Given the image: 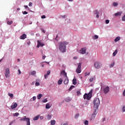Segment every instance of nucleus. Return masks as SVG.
<instances>
[{"label":"nucleus","mask_w":125,"mask_h":125,"mask_svg":"<svg viewBox=\"0 0 125 125\" xmlns=\"http://www.w3.org/2000/svg\"><path fill=\"white\" fill-rule=\"evenodd\" d=\"M68 42H60L59 49L61 52H66V45L68 44Z\"/></svg>","instance_id":"f257e3e1"},{"label":"nucleus","mask_w":125,"mask_h":125,"mask_svg":"<svg viewBox=\"0 0 125 125\" xmlns=\"http://www.w3.org/2000/svg\"><path fill=\"white\" fill-rule=\"evenodd\" d=\"M93 104H94V108L98 109V107L100 104V101L99 100V99H95L93 102Z\"/></svg>","instance_id":"f03ea898"},{"label":"nucleus","mask_w":125,"mask_h":125,"mask_svg":"<svg viewBox=\"0 0 125 125\" xmlns=\"http://www.w3.org/2000/svg\"><path fill=\"white\" fill-rule=\"evenodd\" d=\"M21 122H22V121H24L26 122V125H31V121H30V118L26 117V116H24L22 119H21L20 120Z\"/></svg>","instance_id":"7ed1b4c3"},{"label":"nucleus","mask_w":125,"mask_h":125,"mask_svg":"<svg viewBox=\"0 0 125 125\" xmlns=\"http://www.w3.org/2000/svg\"><path fill=\"white\" fill-rule=\"evenodd\" d=\"M84 99H86V100H90L91 98V92H89L88 94H84L83 95Z\"/></svg>","instance_id":"20e7f679"},{"label":"nucleus","mask_w":125,"mask_h":125,"mask_svg":"<svg viewBox=\"0 0 125 125\" xmlns=\"http://www.w3.org/2000/svg\"><path fill=\"white\" fill-rule=\"evenodd\" d=\"M82 72V62L78 63V67L76 69V73L80 74Z\"/></svg>","instance_id":"39448f33"},{"label":"nucleus","mask_w":125,"mask_h":125,"mask_svg":"<svg viewBox=\"0 0 125 125\" xmlns=\"http://www.w3.org/2000/svg\"><path fill=\"white\" fill-rule=\"evenodd\" d=\"M94 67L96 68V69H100L101 67V63L98 62H96L94 63Z\"/></svg>","instance_id":"423d86ee"},{"label":"nucleus","mask_w":125,"mask_h":125,"mask_svg":"<svg viewBox=\"0 0 125 125\" xmlns=\"http://www.w3.org/2000/svg\"><path fill=\"white\" fill-rule=\"evenodd\" d=\"M9 68H6L5 72V77H6V78H9Z\"/></svg>","instance_id":"0eeeda50"},{"label":"nucleus","mask_w":125,"mask_h":125,"mask_svg":"<svg viewBox=\"0 0 125 125\" xmlns=\"http://www.w3.org/2000/svg\"><path fill=\"white\" fill-rule=\"evenodd\" d=\"M79 52L81 54H85L86 52V48H82Z\"/></svg>","instance_id":"6e6552de"},{"label":"nucleus","mask_w":125,"mask_h":125,"mask_svg":"<svg viewBox=\"0 0 125 125\" xmlns=\"http://www.w3.org/2000/svg\"><path fill=\"white\" fill-rule=\"evenodd\" d=\"M109 90H110L109 87L106 86L104 88V94H106V93H108V92H109Z\"/></svg>","instance_id":"1a4fd4ad"},{"label":"nucleus","mask_w":125,"mask_h":125,"mask_svg":"<svg viewBox=\"0 0 125 125\" xmlns=\"http://www.w3.org/2000/svg\"><path fill=\"white\" fill-rule=\"evenodd\" d=\"M38 42V44L37 46V47H38L39 48V47H40V46H43V45H44V44H43V43H42V42H40V41H37Z\"/></svg>","instance_id":"9d476101"},{"label":"nucleus","mask_w":125,"mask_h":125,"mask_svg":"<svg viewBox=\"0 0 125 125\" xmlns=\"http://www.w3.org/2000/svg\"><path fill=\"white\" fill-rule=\"evenodd\" d=\"M26 38H27V35L25 34H23L21 36L20 39L21 40H25V39H26Z\"/></svg>","instance_id":"9b49d317"},{"label":"nucleus","mask_w":125,"mask_h":125,"mask_svg":"<svg viewBox=\"0 0 125 125\" xmlns=\"http://www.w3.org/2000/svg\"><path fill=\"white\" fill-rule=\"evenodd\" d=\"M66 78H65L63 81V83H64V84H68V83H69V79H68V77Z\"/></svg>","instance_id":"f8f14e48"},{"label":"nucleus","mask_w":125,"mask_h":125,"mask_svg":"<svg viewBox=\"0 0 125 125\" xmlns=\"http://www.w3.org/2000/svg\"><path fill=\"white\" fill-rule=\"evenodd\" d=\"M17 107V103H15L14 104L11 106V109H15Z\"/></svg>","instance_id":"ddd939ff"},{"label":"nucleus","mask_w":125,"mask_h":125,"mask_svg":"<svg viewBox=\"0 0 125 125\" xmlns=\"http://www.w3.org/2000/svg\"><path fill=\"white\" fill-rule=\"evenodd\" d=\"M94 14H97L96 16V18H99V12L97 10H95Z\"/></svg>","instance_id":"4468645a"},{"label":"nucleus","mask_w":125,"mask_h":125,"mask_svg":"<svg viewBox=\"0 0 125 125\" xmlns=\"http://www.w3.org/2000/svg\"><path fill=\"white\" fill-rule=\"evenodd\" d=\"M98 112V108H96V109H94V111L93 113V116H96V114H97Z\"/></svg>","instance_id":"2eb2a0df"},{"label":"nucleus","mask_w":125,"mask_h":125,"mask_svg":"<svg viewBox=\"0 0 125 125\" xmlns=\"http://www.w3.org/2000/svg\"><path fill=\"white\" fill-rule=\"evenodd\" d=\"M62 82H63V80L61 78L58 81V84H62Z\"/></svg>","instance_id":"dca6fc26"},{"label":"nucleus","mask_w":125,"mask_h":125,"mask_svg":"<svg viewBox=\"0 0 125 125\" xmlns=\"http://www.w3.org/2000/svg\"><path fill=\"white\" fill-rule=\"evenodd\" d=\"M115 16H121L122 15V12H118L114 14Z\"/></svg>","instance_id":"f3484780"},{"label":"nucleus","mask_w":125,"mask_h":125,"mask_svg":"<svg viewBox=\"0 0 125 125\" xmlns=\"http://www.w3.org/2000/svg\"><path fill=\"white\" fill-rule=\"evenodd\" d=\"M38 119H40V115L35 116L33 119V121H38Z\"/></svg>","instance_id":"a211bd4d"},{"label":"nucleus","mask_w":125,"mask_h":125,"mask_svg":"<svg viewBox=\"0 0 125 125\" xmlns=\"http://www.w3.org/2000/svg\"><path fill=\"white\" fill-rule=\"evenodd\" d=\"M50 74V71L49 70L47 71L46 74L44 75L45 79H46V77H47V76L49 75Z\"/></svg>","instance_id":"6ab92c4d"},{"label":"nucleus","mask_w":125,"mask_h":125,"mask_svg":"<svg viewBox=\"0 0 125 125\" xmlns=\"http://www.w3.org/2000/svg\"><path fill=\"white\" fill-rule=\"evenodd\" d=\"M120 40H121V37H116V39L114 40V42H118V41H120Z\"/></svg>","instance_id":"aec40b11"},{"label":"nucleus","mask_w":125,"mask_h":125,"mask_svg":"<svg viewBox=\"0 0 125 125\" xmlns=\"http://www.w3.org/2000/svg\"><path fill=\"white\" fill-rule=\"evenodd\" d=\"M73 84H74V85H76V84H77V79H73Z\"/></svg>","instance_id":"412c9836"},{"label":"nucleus","mask_w":125,"mask_h":125,"mask_svg":"<svg viewBox=\"0 0 125 125\" xmlns=\"http://www.w3.org/2000/svg\"><path fill=\"white\" fill-rule=\"evenodd\" d=\"M50 108V104L49 103H47L46 104V109H49Z\"/></svg>","instance_id":"4be33fe9"},{"label":"nucleus","mask_w":125,"mask_h":125,"mask_svg":"<svg viewBox=\"0 0 125 125\" xmlns=\"http://www.w3.org/2000/svg\"><path fill=\"white\" fill-rule=\"evenodd\" d=\"M118 53V50L116 49L115 51L113 53V56H116Z\"/></svg>","instance_id":"5701e85b"},{"label":"nucleus","mask_w":125,"mask_h":125,"mask_svg":"<svg viewBox=\"0 0 125 125\" xmlns=\"http://www.w3.org/2000/svg\"><path fill=\"white\" fill-rule=\"evenodd\" d=\"M26 43L28 45H30L31 44V42H30V40L27 39L26 40Z\"/></svg>","instance_id":"b1692460"},{"label":"nucleus","mask_w":125,"mask_h":125,"mask_svg":"<svg viewBox=\"0 0 125 125\" xmlns=\"http://www.w3.org/2000/svg\"><path fill=\"white\" fill-rule=\"evenodd\" d=\"M42 94H40L38 96H37L38 99H41V98H42Z\"/></svg>","instance_id":"393cba45"},{"label":"nucleus","mask_w":125,"mask_h":125,"mask_svg":"<svg viewBox=\"0 0 125 125\" xmlns=\"http://www.w3.org/2000/svg\"><path fill=\"white\" fill-rule=\"evenodd\" d=\"M8 95L11 97V98H13V94L10 93H8Z\"/></svg>","instance_id":"a878e982"},{"label":"nucleus","mask_w":125,"mask_h":125,"mask_svg":"<svg viewBox=\"0 0 125 125\" xmlns=\"http://www.w3.org/2000/svg\"><path fill=\"white\" fill-rule=\"evenodd\" d=\"M55 120H52L51 121V125H55Z\"/></svg>","instance_id":"bb28decb"},{"label":"nucleus","mask_w":125,"mask_h":125,"mask_svg":"<svg viewBox=\"0 0 125 125\" xmlns=\"http://www.w3.org/2000/svg\"><path fill=\"white\" fill-rule=\"evenodd\" d=\"M36 74H37V72H36V71H33L31 72V75L32 76H34V75H36Z\"/></svg>","instance_id":"cd10ccee"},{"label":"nucleus","mask_w":125,"mask_h":125,"mask_svg":"<svg viewBox=\"0 0 125 125\" xmlns=\"http://www.w3.org/2000/svg\"><path fill=\"white\" fill-rule=\"evenodd\" d=\"M12 23H13V21H7L8 25H11V24H12Z\"/></svg>","instance_id":"c85d7f7f"},{"label":"nucleus","mask_w":125,"mask_h":125,"mask_svg":"<svg viewBox=\"0 0 125 125\" xmlns=\"http://www.w3.org/2000/svg\"><path fill=\"white\" fill-rule=\"evenodd\" d=\"M114 65H115V62H113L110 65V67L112 68L114 67Z\"/></svg>","instance_id":"c756f323"},{"label":"nucleus","mask_w":125,"mask_h":125,"mask_svg":"<svg viewBox=\"0 0 125 125\" xmlns=\"http://www.w3.org/2000/svg\"><path fill=\"white\" fill-rule=\"evenodd\" d=\"M113 6H118V4L117 2H114L113 3Z\"/></svg>","instance_id":"7c9ffc66"},{"label":"nucleus","mask_w":125,"mask_h":125,"mask_svg":"<svg viewBox=\"0 0 125 125\" xmlns=\"http://www.w3.org/2000/svg\"><path fill=\"white\" fill-rule=\"evenodd\" d=\"M84 124L85 125H88V121L85 120V121L84 122Z\"/></svg>","instance_id":"2f4dec72"},{"label":"nucleus","mask_w":125,"mask_h":125,"mask_svg":"<svg viewBox=\"0 0 125 125\" xmlns=\"http://www.w3.org/2000/svg\"><path fill=\"white\" fill-rule=\"evenodd\" d=\"M75 87V86H74V85H71L70 87V88H69V90H72V89H73V88H74Z\"/></svg>","instance_id":"473e14b6"},{"label":"nucleus","mask_w":125,"mask_h":125,"mask_svg":"<svg viewBox=\"0 0 125 125\" xmlns=\"http://www.w3.org/2000/svg\"><path fill=\"white\" fill-rule=\"evenodd\" d=\"M93 80H94V78L93 77L92 78H91L90 79H89V82L90 83H92V82H93Z\"/></svg>","instance_id":"72a5a7b5"},{"label":"nucleus","mask_w":125,"mask_h":125,"mask_svg":"<svg viewBox=\"0 0 125 125\" xmlns=\"http://www.w3.org/2000/svg\"><path fill=\"white\" fill-rule=\"evenodd\" d=\"M94 40H97L98 39V36L97 35H95L93 37Z\"/></svg>","instance_id":"f704fd0d"},{"label":"nucleus","mask_w":125,"mask_h":125,"mask_svg":"<svg viewBox=\"0 0 125 125\" xmlns=\"http://www.w3.org/2000/svg\"><path fill=\"white\" fill-rule=\"evenodd\" d=\"M35 85L36 86H39V85H40V83L39 82H36Z\"/></svg>","instance_id":"c9c22d12"},{"label":"nucleus","mask_w":125,"mask_h":125,"mask_svg":"<svg viewBox=\"0 0 125 125\" xmlns=\"http://www.w3.org/2000/svg\"><path fill=\"white\" fill-rule=\"evenodd\" d=\"M42 102L43 103H46V102H47V99H45V100H43V101H42Z\"/></svg>","instance_id":"e433bc0d"},{"label":"nucleus","mask_w":125,"mask_h":125,"mask_svg":"<svg viewBox=\"0 0 125 125\" xmlns=\"http://www.w3.org/2000/svg\"><path fill=\"white\" fill-rule=\"evenodd\" d=\"M89 75H90V72H89L88 73H87V72H86L85 74V77H86V76H89Z\"/></svg>","instance_id":"4c0bfd02"},{"label":"nucleus","mask_w":125,"mask_h":125,"mask_svg":"<svg viewBox=\"0 0 125 125\" xmlns=\"http://www.w3.org/2000/svg\"><path fill=\"white\" fill-rule=\"evenodd\" d=\"M79 116H80V114L77 113V114H76L75 115V117L76 118H79Z\"/></svg>","instance_id":"58836bf2"},{"label":"nucleus","mask_w":125,"mask_h":125,"mask_svg":"<svg viewBox=\"0 0 125 125\" xmlns=\"http://www.w3.org/2000/svg\"><path fill=\"white\" fill-rule=\"evenodd\" d=\"M63 76H64V77H65V78H68V77L67 76V73L64 72V74H62Z\"/></svg>","instance_id":"ea45409f"},{"label":"nucleus","mask_w":125,"mask_h":125,"mask_svg":"<svg viewBox=\"0 0 125 125\" xmlns=\"http://www.w3.org/2000/svg\"><path fill=\"white\" fill-rule=\"evenodd\" d=\"M14 116H16V117H18V116H19V113L16 112V113H15V115H14Z\"/></svg>","instance_id":"a19ab883"},{"label":"nucleus","mask_w":125,"mask_h":125,"mask_svg":"<svg viewBox=\"0 0 125 125\" xmlns=\"http://www.w3.org/2000/svg\"><path fill=\"white\" fill-rule=\"evenodd\" d=\"M47 119L48 120H50V119H51V116H50V115H48Z\"/></svg>","instance_id":"79ce46f5"},{"label":"nucleus","mask_w":125,"mask_h":125,"mask_svg":"<svg viewBox=\"0 0 125 125\" xmlns=\"http://www.w3.org/2000/svg\"><path fill=\"white\" fill-rule=\"evenodd\" d=\"M77 95H81V91H77Z\"/></svg>","instance_id":"37998d69"},{"label":"nucleus","mask_w":125,"mask_h":125,"mask_svg":"<svg viewBox=\"0 0 125 125\" xmlns=\"http://www.w3.org/2000/svg\"><path fill=\"white\" fill-rule=\"evenodd\" d=\"M122 21H125V14L124 16L122 17Z\"/></svg>","instance_id":"c03bdc74"},{"label":"nucleus","mask_w":125,"mask_h":125,"mask_svg":"<svg viewBox=\"0 0 125 125\" xmlns=\"http://www.w3.org/2000/svg\"><path fill=\"white\" fill-rule=\"evenodd\" d=\"M110 22V21H109L108 20H105V23L106 24H109V22Z\"/></svg>","instance_id":"a18cd8bd"},{"label":"nucleus","mask_w":125,"mask_h":125,"mask_svg":"<svg viewBox=\"0 0 125 125\" xmlns=\"http://www.w3.org/2000/svg\"><path fill=\"white\" fill-rule=\"evenodd\" d=\"M65 72H65L64 70H62V71L61 72V74L62 75H63V74H65Z\"/></svg>","instance_id":"49530a36"},{"label":"nucleus","mask_w":125,"mask_h":125,"mask_svg":"<svg viewBox=\"0 0 125 125\" xmlns=\"http://www.w3.org/2000/svg\"><path fill=\"white\" fill-rule=\"evenodd\" d=\"M33 5V3L32 2H29V6H32Z\"/></svg>","instance_id":"de8ad7c7"},{"label":"nucleus","mask_w":125,"mask_h":125,"mask_svg":"<svg viewBox=\"0 0 125 125\" xmlns=\"http://www.w3.org/2000/svg\"><path fill=\"white\" fill-rule=\"evenodd\" d=\"M36 99H37V97L34 96V97H33V101H35V100H36Z\"/></svg>","instance_id":"09e8293b"},{"label":"nucleus","mask_w":125,"mask_h":125,"mask_svg":"<svg viewBox=\"0 0 125 125\" xmlns=\"http://www.w3.org/2000/svg\"><path fill=\"white\" fill-rule=\"evenodd\" d=\"M42 19H45V15H43L42 16Z\"/></svg>","instance_id":"8fccbe9b"},{"label":"nucleus","mask_w":125,"mask_h":125,"mask_svg":"<svg viewBox=\"0 0 125 125\" xmlns=\"http://www.w3.org/2000/svg\"><path fill=\"white\" fill-rule=\"evenodd\" d=\"M66 101H67V102H70V101H71V99H66Z\"/></svg>","instance_id":"3c124183"},{"label":"nucleus","mask_w":125,"mask_h":125,"mask_svg":"<svg viewBox=\"0 0 125 125\" xmlns=\"http://www.w3.org/2000/svg\"><path fill=\"white\" fill-rule=\"evenodd\" d=\"M23 14H24V15H25V14H28V12H26V11H24V12H23Z\"/></svg>","instance_id":"603ef678"},{"label":"nucleus","mask_w":125,"mask_h":125,"mask_svg":"<svg viewBox=\"0 0 125 125\" xmlns=\"http://www.w3.org/2000/svg\"><path fill=\"white\" fill-rule=\"evenodd\" d=\"M40 120H43V116H41L40 117Z\"/></svg>","instance_id":"864d4df0"},{"label":"nucleus","mask_w":125,"mask_h":125,"mask_svg":"<svg viewBox=\"0 0 125 125\" xmlns=\"http://www.w3.org/2000/svg\"><path fill=\"white\" fill-rule=\"evenodd\" d=\"M18 71H19V75H20L21 74V71H20V69H19Z\"/></svg>","instance_id":"5fc2aeb1"},{"label":"nucleus","mask_w":125,"mask_h":125,"mask_svg":"<svg viewBox=\"0 0 125 125\" xmlns=\"http://www.w3.org/2000/svg\"><path fill=\"white\" fill-rule=\"evenodd\" d=\"M123 111L124 112H125V105H124L123 107Z\"/></svg>","instance_id":"6e6d98bb"},{"label":"nucleus","mask_w":125,"mask_h":125,"mask_svg":"<svg viewBox=\"0 0 125 125\" xmlns=\"http://www.w3.org/2000/svg\"><path fill=\"white\" fill-rule=\"evenodd\" d=\"M12 124H13V121H11V122L9 123V125H12Z\"/></svg>","instance_id":"4d7b16f0"},{"label":"nucleus","mask_w":125,"mask_h":125,"mask_svg":"<svg viewBox=\"0 0 125 125\" xmlns=\"http://www.w3.org/2000/svg\"><path fill=\"white\" fill-rule=\"evenodd\" d=\"M102 120H103V122H105V120H106V119L105 118H104Z\"/></svg>","instance_id":"13d9d810"},{"label":"nucleus","mask_w":125,"mask_h":125,"mask_svg":"<svg viewBox=\"0 0 125 125\" xmlns=\"http://www.w3.org/2000/svg\"><path fill=\"white\" fill-rule=\"evenodd\" d=\"M25 8L27 9L28 8V6L27 5H24Z\"/></svg>","instance_id":"bf43d9fd"},{"label":"nucleus","mask_w":125,"mask_h":125,"mask_svg":"<svg viewBox=\"0 0 125 125\" xmlns=\"http://www.w3.org/2000/svg\"><path fill=\"white\" fill-rule=\"evenodd\" d=\"M45 56H42V58H43V59H45Z\"/></svg>","instance_id":"052dcab7"},{"label":"nucleus","mask_w":125,"mask_h":125,"mask_svg":"<svg viewBox=\"0 0 125 125\" xmlns=\"http://www.w3.org/2000/svg\"><path fill=\"white\" fill-rule=\"evenodd\" d=\"M17 10L18 11H19V10H20V8H18L17 9Z\"/></svg>","instance_id":"680f3d73"},{"label":"nucleus","mask_w":125,"mask_h":125,"mask_svg":"<svg viewBox=\"0 0 125 125\" xmlns=\"http://www.w3.org/2000/svg\"><path fill=\"white\" fill-rule=\"evenodd\" d=\"M77 58H78V57H74V59H77Z\"/></svg>","instance_id":"e2e57ef3"},{"label":"nucleus","mask_w":125,"mask_h":125,"mask_svg":"<svg viewBox=\"0 0 125 125\" xmlns=\"http://www.w3.org/2000/svg\"><path fill=\"white\" fill-rule=\"evenodd\" d=\"M42 67H44V65L42 64Z\"/></svg>","instance_id":"0e129e2a"},{"label":"nucleus","mask_w":125,"mask_h":125,"mask_svg":"<svg viewBox=\"0 0 125 125\" xmlns=\"http://www.w3.org/2000/svg\"><path fill=\"white\" fill-rule=\"evenodd\" d=\"M45 63H47V64H49V62H45Z\"/></svg>","instance_id":"69168bd1"},{"label":"nucleus","mask_w":125,"mask_h":125,"mask_svg":"<svg viewBox=\"0 0 125 125\" xmlns=\"http://www.w3.org/2000/svg\"><path fill=\"white\" fill-rule=\"evenodd\" d=\"M1 61H2V59L0 60V62H1Z\"/></svg>","instance_id":"338daca9"},{"label":"nucleus","mask_w":125,"mask_h":125,"mask_svg":"<svg viewBox=\"0 0 125 125\" xmlns=\"http://www.w3.org/2000/svg\"><path fill=\"white\" fill-rule=\"evenodd\" d=\"M69 1H73V0H68Z\"/></svg>","instance_id":"774afa93"}]
</instances>
